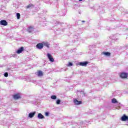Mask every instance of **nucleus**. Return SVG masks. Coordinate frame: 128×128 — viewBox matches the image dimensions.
<instances>
[{"instance_id":"nucleus-1","label":"nucleus","mask_w":128,"mask_h":128,"mask_svg":"<svg viewBox=\"0 0 128 128\" xmlns=\"http://www.w3.org/2000/svg\"><path fill=\"white\" fill-rule=\"evenodd\" d=\"M88 124L90 123L86 121H80L78 123L72 121L71 122V124H72L73 128H76V127L77 128H82L84 126L86 127V126L88 125Z\"/></svg>"},{"instance_id":"nucleus-2","label":"nucleus","mask_w":128,"mask_h":128,"mask_svg":"<svg viewBox=\"0 0 128 128\" xmlns=\"http://www.w3.org/2000/svg\"><path fill=\"white\" fill-rule=\"evenodd\" d=\"M88 64V62L85 61L78 62V65L80 66H86Z\"/></svg>"},{"instance_id":"nucleus-3","label":"nucleus","mask_w":128,"mask_h":128,"mask_svg":"<svg viewBox=\"0 0 128 128\" xmlns=\"http://www.w3.org/2000/svg\"><path fill=\"white\" fill-rule=\"evenodd\" d=\"M47 56L50 62H54V59L52 57V54H50V53L47 54Z\"/></svg>"},{"instance_id":"nucleus-4","label":"nucleus","mask_w":128,"mask_h":128,"mask_svg":"<svg viewBox=\"0 0 128 128\" xmlns=\"http://www.w3.org/2000/svg\"><path fill=\"white\" fill-rule=\"evenodd\" d=\"M128 74L126 72H122L120 74V76L122 78H128Z\"/></svg>"},{"instance_id":"nucleus-5","label":"nucleus","mask_w":128,"mask_h":128,"mask_svg":"<svg viewBox=\"0 0 128 128\" xmlns=\"http://www.w3.org/2000/svg\"><path fill=\"white\" fill-rule=\"evenodd\" d=\"M121 120L122 122H126V120L128 121V116H126V114H124L121 118Z\"/></svg>"},{"instance_id":"nucleus-6","label":"nucleus","mask_w":128,"mask_h":128,"mask_svg":"<svg viewBox=\"0 0 128 128\" xmlns=\"http://www.w3.org/2000/svg\"><path fill=\"white\" fill-rule=\"evenodd\" d=\"M36 48L38 50H42V48H44V44L42 43H39L36 44Z\"/></svg>"},{"instance_id":"nucleus-7","label":"nucleus","mask_w":128,"mask_h":128,"mask_svg":"<svg viewBox=\"0 0 128 128\" xmlns=\"http://www.w3.org/2000/svg\"><path fill=\"white\" fill-rule=\"evenodd\" d=\"M0 24L1 26H8V22L6 20H2L0 21Z\"/></svg>"},{"instance_id":"nucleus-8","label":"nucleus","mask_w":128,"mask_h":128,"mask_svg":"<svg viewBox=\"0 0 128 128\" xmlns=\"http://www.w3.org/2000/svg\"><path fill=\"white\" fill-rule=\"evenodd\" d=\"M74 104L78 105V104H82V101H78L76 98L74 99Z\"/></svg>"},{"instance_id":"nucleus-9","label":"nucleus","mask_w":128,"mask_h":128,"mask_svg":"<svg viewBox=\"0 0 128 128\" xmlns=\"http://www.w3.org/2000/svg\"><path fill=\"white\" fill-rule=\"evenodd\" d=\"M36 114V112H30L28 114V118H34V114Z\"/></svg>"},{"instance_id":"nucleus-10","label":"nucleus","mask_w":128,"mask_h":128,"mask_svg":"<svg viewBox=\"0 0 128 128\" xmlns=\"http://www.w3.org/2000/svg\"><path fill=\"white\" fill-rule=\"evenodd\" d=\"M13 98L14 100H18V98H20V95L19 94H14L13 96Z\"/></svg>"},{"instance_id":"nucleus-11","label":"nucleus","mask_w":128,"mask_h":128,"mask_svg":"<svg viewBox=\"0 0 128 128\" xmlns=\"http://www.w3.org/2000/svg\"><path fill=\"white\" fill-rule=\"evenodd\" d=\"M37 118H38V120H42L43 118H44V116L41 113H39L38 114Z\"/></svg>"},{"instance_id":"nucleus-12","label":"nucleus","mask_w":128,"mask_h":128,"mask_svg":"<svg viewBox=\"0 0 128 128\" xmlns=\"http://www.w3.org/2000/svg\"><path fill=\"white\" fill-rule=\"evenodd\" d=\"M102 54L105 56H110V52H104L102 53Z\"/></svg>"},{"instance_id":"nucleus-13","label":"nucleus","mask_w":128,"mask_h":128,"mask_svg":"<svg viewBox=\"0 0 128 128\" xmlns=\"http://www.w3.org/2000/svg\"><path fill=\"white\" fill-rule=\"evenodd\" d=\"M28 32H30L31 34H32L34 32V28L33 27L30 26L29 27L28 29Z\"/></svg>"},{"instance_id":"nucleus-14","label":"nucleus","mask_w":128,"mask_h":128,"mask_svg":"<svg viewBox=\"0 0 128 128\" xmlns=\"http://www.w3.org/2000/svg\"><path fill=\"white\" fill-rule=\"evenodd\" d=\"M24 51V47H21L16 51V54H22Z\"/></svg>"},{"instance_id":"nucleus-15","label":"nucleus","mask_w":128,"mask_h":128,"mask_svg":"<svg viewBox=\"0 0 128 128\" xmlns=\"http://www.w3.org/2000/svg\"><path fill=\"white\" fill-rule=\"evenodd\" d=\"M34 8V6L32 4H30L26 6V8Z\"/></svg>"},{"instance_id":"nucleus-16","label":"nucleus","mask_w":128,"mask_h":128,"mask_svg":"<svg viewBox=\"0 0 128 128\" xmlns=\"http://www.w3.org/2000/svg\"><path fill=\"white\" fill-rule=\"evenodd\" d=\"M54 24L55 26H58L59 24H62V23H60L59 21H54Z\"/></svg>"},{"instance_id":"nucleus-17","label":"nucleus","mask_w":128,"mask_h":128,"mask_svg":"<svg viewBox=\"0 0 128 128\" xmlns=\"http://www.w3.org/2000/svg\"><path fill=\"white\" fill-rule=\"evenodd\" d=\"M43 46H46L47 48H49L50 44L48 42H42Z\"/></svg>"},{"instance_id":"nucleus-18","label":"nucleus","mask_w":128,"mask_h":128,"mask_svg":"<svg viewBox=\"0 0 128 128\" xmlns=\"http://www.w3.org/2000/svg\"><path fill=\"white\" fill-rule=\"evenodd\" d=\"M44 74L42 73V71H39L38 73V76H42Z\"/></svg>"},{"instance_id":"nucleus-19","label":"nucleus","mask_w":128,"mask_h":128,"mask_svg":"<svg viewBox=\"0 0 128 128\" xmlns=\"http://www.w3.org/2000/svg\"><path fill=\"white\" fill-rule=\"evenodd\" d=\"M112 104H116L118 103V100H116V99L114 98L112 100Z\"/></svg>"},{"instance_id":"nucleus-20","label":"nucleus","mask_w":128,"mask_h":128,"mask_svg":"<svg viewBox=\"0 0 128 128\" xmlns=\"http://www.w3.org/2000/svg\"><path fill=\"white\" fill-rule=\"evenodd\" d=\"M16 16L18 20H20V13H16Z\"/></svg>"},{"instance_id":"nucleus-21","label":"nucleus","mask_w":128,"mask_h":128,"mask_svg":"<svg viewBox=\"0 0 128 128\" xmlns=\"http://www.w3.org/2000/svg\"><path fill=\"white\" fill-rule=\"evenodd\" d=\"M52 100H56V96L52 95L50 96Z\"/></svg>"},{"instance_id":"nucleus-22","label":"nucleus","mask_w":128,"mask_h":128,"mask_svg":"<svg viewBox=\"0 0 128 128\" xmlns=\"http://www.w3.org/2000/svg\"><path fill=\"white\" fill-rule=\"evenodd\" d=\"M56 104H60V100L58 99V100H56Z\"/></svg>"},{"instance_id":"nucleus-23","label":"nucleus","mask_w":128,"mask_h":128,"mask_svg":"<svg viewBox=\"0 0 128 128\" xmlns=\"http://www.w3.org/2000/svg\"><path fill=\"white\" fill-rule=\"evenodd\" d=\"M4 76H5V78H8V72H4Z\"/></svg>"},{"instance_id":"nucleus-24","label":"nucleus","mask_w":128,"mask_h":128,"mask_svg":"<svg viewBox=\"0 0 128 128\" xmlns=\"http://www.w3.org/2000/svg\"><path fill=\"white\" fill-rule=\"evenodd\" d=\"M120 106H122V104H120V103H118V106L116 108V109L118 110L119 108H120Z\"/></svg>"},{"instance_id":"nucleus-25","label":"nucleus","mask_w":128,"mask_h":128,"mask_svg":"<svg viewBox=\"0 0 128 128\" xmlns=\"http://www.w3.org/2000/svg\"><path fill=\"white\" fill-rule=\"evenodd\" d=\"M76 8H80V6H78V4H75L74 8H75V10H76Z\"/></svg>"},{"instance_id":"nucleus-26","label":"nucleus","mask_w":128,"mask_h":128,"mask_svg":"<svg viewBox=\"0 0 128 128\" xmlns=\"http://www.w3.org/2000/svg\"><path fill=\"white\" fill-rule=\"evenodd\" d=\"M67 66H73V64L71 62H69Z\"/></svg>"},{"instance_id":"nucleus-27","label":"nucleus","mask_w":128,"mask_h":128,"mask_svg":"<svg viewBox=\"0 0 128 128\" xmlns=\"http://www.w3.org/2000/svg\"><path fill=\"white\" fill-rule=\"evenodd\" d=\"M49 114H50V113L48 112H46L45 115L46 116H48Z\"/></svg>"},{"instance_id":"nucleus-28","label":"nucleus","mask_w":128,"mask_h":128,"mask_svg":"<svg viewBox=\"0 0 128 128\" xmlns=\"http://www.w3.org/2000/svg\"><path fill=\"white\" fill-rule=\"evenodd\" d=\"M92 45H90L89 46V48L90 50H92Z\"/></svg>"},{"instance_id":"nucleus-29","label":"nucleus","mask_w":128,"mask_h":128,"mask_svg":"<svg viewBox=\"0 0 128 128\" xmlns=\"http://www.w3.org/2000/svg\"><path fill=\"white\" fill-rule=\"evenodd\" d=\"M82 22H86V21H84V20H82Z\"/></svg>"},{"instance_id":"nucleus-30","label":"nucleus","mask_w":128,"mask_h":128,"mask_svg":"<svg viewBox=\"0 0 128 128\" xmlns=\"http://www.w3.org/2000/svg\"><path fill=\"white\" fill-rule=\"evenodd\" d=\"M79 2H82V0H79Z\"/></svg>"},{"instance_id":"nucleus-31","label":"nucleus","mask_w":128,"mask_h":128,"mask_svg":"<svg viewBox=\"0 0 128 128\" xmlns=\"http://www.w3.org/2000/svg\"><path fill=\"white\" fill-rule=\"evenodd\" d=\"M78 92H80V90H78Z\"/></svg>"},{"instance_id":"nucleus-32","label":"nucleus","mask_w":128,"mask_h":128,"mask_svg":"<svg viewBox=\"0 0 128 128\" xmlns=\"http://www.w3.org/2000/svg\"><path fill=\"white\" fill-rule=\"evenodd\" d=\"M82 92V94H84V92Z\"/></svg>"},{"instance_id":"nucleus-33","label":"nucleus","mask_w":128,"mask_h":128,"mask_svg":"<svg viewBox=\"0 0 128 128\" xmlns=\"http://www.w3.org/2000/svg\"><path fill=\"white\" fill-rule=\"evenodd\" d=\"M126 126H128V124H126Z\"/></svg>"},{"instance_id":"nucleus-34","label":"nucleus","mask_w":128,"mask_h":128,"mask_svg":"<svg viewBox=\"0 0 128 128\" xmlns=\"http://www.w3.org/2000/svg\"><path fill=\"white\" fill-rule=\"evenodd\" d=\"M114 40H116V38H114Z\"/></svg>"}]
</instances>
